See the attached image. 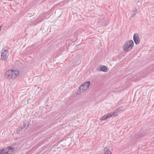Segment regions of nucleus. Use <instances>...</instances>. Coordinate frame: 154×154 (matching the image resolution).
<instances>
[{"mask_svg":"<svg viewBox=\"0 0 154 154\" xmlns=\"http://www.w3.org/2000/svg\"><path fill=\"white\" fill-rule=\"evenodd\" d=\"M133 14L131 16V17H133L136 14V12H135V11H134L133 12Z\"/></svg>","mask_w":154,"mask_h":154,"instance_id":"dca6fc26","label":"nucleus"},{"mask_svg":"<svg viewBox=\"0 0 154 154\" xmlns=\"http://www.w3.org/2000/svg\"><path fill=\"white\" fill-rule=\"evenodd\" d=\"M104 151H105L104 154H112L110 150L108 148H105Z\"/></svg>","mask_w":154,"mask_h":154,"instance_id":"f8f14e48","label":"nucleus"},{"mask_svg":"<svg viewBox=\"0 0 154 154\" xmlns=\"http://www.w3.org/2000/svg\"><path fill=\"white\" fill-rule=\"evenodd\" d=\"M133 40L135 44L137 45L139 44L140 42V40L137 33H135L133 36Z\"/></svg>","mask_w":154,"mask_h":154,"instance_id":"39448f33","label":"nucleus"},{"mask_svg":"<svg viewBox=\"0 0 154 154\" xmlns=\"http://www.w3.org/2000/svg\"><path fill=\"white\" fill-rule=\"evenodd\" d=\"M107 119V117L106 116H103L102 117H101V118L100 119V120L101 121Z\"/></svg>","mask_w":154,"mask_h":154,"instance_id":"2eb2a0df","label":"nucleus"},{"mask_svg":"<svg viewBox=\"0 0 154 154\" xmlns=\"http://www.w3.org/2000/svg\"><path fill=\"white\" fill-rule=\"evenodd\" d=\"M146 134V133L145 132L143 131H141L139 132L138 134L136 136V137L137 138L141 137H142L143 136H145Z\"/></svg>","mask_w":154,"mask_h":154,"instance_id":"1a4fd4ad","label":"nucleus"},{"mask_svg":"<svg viewBox=\"0 0 154 154\" xmlns=\"http://www.w3.org/2000/svg\"><path fill=\"white\" fill-rule=\"evenodd\" d=\"M2 27V26H0V31L1 30V29Z\"/></svg>","mask_w":154,"mask_h":154,"instance_id":"f3484780","label":"nucleus"},{"mask_svg":"<svg viewBox=\"0 0 154 154\" xmlns=\"http://www.w3.org/2000/svg\"><path fill=\"white\" fill-rule=\"evenodd\" d=\"M43 20V19L41 16H39L37 19V21L38 22H40L42 21Z\"/></svg>","mask_w":154,"mask_h":154,"instance_id":"4468645a","label":"nucleus"},{"mask_svg":"<svg viewBox=\"0 0 154 154\" xmlns=\"http://www.w3.org/2000/svg\"><path fill=\"white\" fill-rule=\"evenodd\" d=\"M14 147L9 146L2 149H4L3 152L5 154H11L14 151Z\"/></svg>","mask_w":154,"mask_h":154,"instance_id":"7ed1b4c3","label":"nucleus"},{"mask_svg":"<svg viewBox=\"0 0 154 154\" xmlns=\"http://www.w3.org/2000/svg\"><path fill=\"white\" fill-rule=\"evenodd\" d=\"M5 78L8 79H12L10 74L9 70L5 72Z\"/></svg>","mask_w":154,"mask_h":154,"instance_id":"6e6552de","label":"nucleus"},{"mask_svg":"<svg viewBox=\"0 0 154 154\" xmlns=\"http://www.w3.org/2000/svg\"><path fill=\"white\" fill-rule=\"evenodd\" d=\"M29 123L27 122H26L25 124L23 125V126L19 128V130L20 131L22 130V129H23L24 128H25L26 129L27 128L29 127Z\"/></svg>","mask_w":154,"mask_h":154,"instance_id":"9d476101","label":"nucleus"},{"mask_svg":"<svg viewBox=\"0 0 154 154\" xmlns=\"http://www.w3.org/2000/svg\"><path fill=\"white\" fill-rule=\"evenodd\" d=\"M113 116H117V114H115V112H113L112 113H111L109 114L107 116H106L107 117V119L108 118L111 117Z\"/></svg>","mask_w":154,"mask_h":154,"instance_id":"9b49d317","label":"nucleus"},{"mask_svg":"<svg viewBox=\"0 0 154 154\" xmlns=\"http://www.w3.org/2000/svg\"><path fill=\"white\" fill-rule=\"evenodd\" d=\"M134 43L132 40H129L126 42L123 47V49L125 52H128L133 48Z\"/></svg>","mask_w":154,"mask_h":154,"instance_id":"f257e3e1","label":"nucleus"},{"mask_svg":"<svg viewBox=\"0 0 154 154\" xmlns=\"http://www.w3.org/2000/svg\"><path fill=\"white\" fill-rule=\"evenodd\" d=\"M123 109V107H120L118 109H116L115 110V111L114 112H115V114H117V116L118 115V113H119V112L122 110Z\"/></svg>","mask_w":154,"mask_h":154,"instance_id":"ddd939ff","label":"nucleus"},{"mask_svg":"<svg viewBox=\"0 0 154 154\" xmlns=\"http://www.w3.org/2000/svg\"><path fill=\"white\" fill-rule=\"evenodd\" d=\"M97 69L99 71H102L105 72H106L108 71L107 67L104 66H100L97 68Z\"/></svg>","mask_w":154,"mask_h":154,"instance_id":"0eeeda50","label":"nucleus"},{"mask_svg":"<svg viewBox=\"0 0 154 154\" xmlns=\"http://www.w3.org/2000/svg\"><path fill=\"white\" fill-rule=\"evenodd\" d=\"M10 74L12 79H14L17 77V75H19V72L17 70H13L12 69L9 70Z\"/></svg>","mask_w":154,"mask_h":154,"instance_id":"20e7f679","label":"nucleus"},{"mask_svg":"<svg viewBox=\"0 0 154 154\" xmlns=\"http://www.w3.org/2000/svg\"><path fill=\"white\" fill-rule=\"evenodd\" d=\"M30 25H32V24H30Z\"/></svg>","mask_w":154,"mask_h":154,"instance_id":"a211bd4d","label":"nucleus"},{"mask_svg":"<svg viewBox=\"0 0 154 154\" xmlns=\"http://www.w3.org/2000/svg\"><path fill=\"white\" fill-rule=\"evenodd\" d=\"M90 84L89 81L86 82L81 85L77 92V94H79L81 92H83L88 88Z\"/></svg>","mask_w":154,"mask_h":154,"instance_id":"f03ea898","label":"nucleus"},{"mask_svg":"<svg viewBox=\"0 0 154 154\" xmlns=\"http://www.w3.org/2000/svg\"><path fill=\"white\" fill-rule=\"evenodd\" d=\"M2 52L1 54L2 60H4L6 57V55L7 53V51L6 50L5 48H3L2 50Z\"/></svg>","mask_w":154,"mask_h":154,"instance_id":"423d86ee","label":"nucleus"}]
</instances>
